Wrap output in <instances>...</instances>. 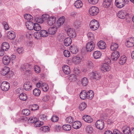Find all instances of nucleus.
Wrapping results in <instances>:
<instances>
[{"label": "nucleus", "instance_id": "obj_41", "mask_svg": "<svg viewBox=\"0 0 134 134\" xmlns=\"http://www.w3.org/2000/svg\"><path fill=\"white\" fill-rule=\"evenodd\" d=\"M57 30V27L54 25H51V35L55 34Z\"/></svg>", "mask_w": 134, "mask_h": 134}, {"label": "nucleus", "instance_id": "obj_5", "mask_svg": "<svg viewBox=\"0 0 134 134\" xmlns=\"http://www.w3.org/2000/svg\"><path fill=\"white\" fill-rule=\"evenodd\" d=\"M95 47V44L92 41L88 42L86 44V49L87 52H90L93 50Z\"/></svg>", "mask_w": 134, "mask_h": 134}, {"label": "nucleus", "instance_id": "obj_47", "mask_svg": "<svg viewBox=\"0 0 134 134\" xmlns=\"http://www.w3.org/2000/svg\"><path fill=\"white\" fill-rule=\"evenodd\" d=\"M44 123L43 122L38 121L37 119L36 120V121H35V123L34 124V125L36 127H40Z\"/></svg>", "mask_w": 134, "mask_h": 134}, {"label": "nucleus", "instance_id": "obj_40", "mask_svg": "<svg viewBox=\"0 0 134 134\" xmlns=\"http://www.w3.org/2000/svg\"><path fill=\"white\" fill-rule=\"evenodd\" d=\"M40 90L38 88H35L33 91L34 94L35 96H39L41 93Z\"/></svg>", "mask_w": 134, "mask_h": 134}, {"label": "nucleus", "instance_id": "obj_44", "mask_svg": "<svg viewBox=\"0 0 134 134\" xmlns=\"http://www.w3.org/2000/svg\"><path fill=\"white\" fill-rule=\"evenodd\" d=\"M86 103L85 102H82L80 104L79 108L80 110L82 111L86 108Z\"/></svg>", "mask_w": 134, "mask_h": 134}, {"label": "nucleus", "instance_id": "obj_34", "mask_svg": "<svg viewBox=\"0 0 134 134\" xmlns=\"http://www.w3.org/2000/svg\"><path fill=\"white\" fill-rule=\"evenodd\" d=\"M85 130L86 132L88 133L91 134L93 132V129L91 126H86L85 128Z\"/></svg>", "mask_w": 134, "mask_h": 134}, {"label": "nucleus", "instance_id": "obj_64", "mask_svg": "<svg viewBox=\"0 0 134 134\" xmlns=\"http://www.w3.org/2000/svg\"><path fill=\"white\" fill-rule=\"evenodd\" d=\"M35 20L37 23H42L44 21V20L42 18H37Z\"/></svg>", "mask_w": 134, "mask_h": 134}, {"label": "nucleus", "instance_id": "obj_1", "mask_svg": "<svg viewBox=\"0 0 134 134\" xmlns=\"http://www.w3.org/2000/svg\"><path fill=\"white\" fill-rule=\"evenodd\" d=\"M32 66L30 64L27 63L23 65L21 68L23 71L25 70V73L26 74H31L32 73Z\"/></svg>", "mask_w": 134, "mask_h": 134}, {"label": "nucleus", "instance_id": "obj_62", "mask_svg": "<svg viewBox=\"0 0 134 134\" xmlns=\"http://www.w3.org/2000/svg\"><path fill=\"white\" fill-rule=\"evenodd\" d=\"M132 42H130L128 41H127L126 42V46L129 47H132L134 46V44Z\"/></svg>", "mask_w": 134, "mask_h": 134}, {"label": "nucleus", "instance_id": "obj_43", "mask_svg": "<svg viewBox=\"0 0 134 134\" xmlns=\"http://www.w3.org/2000/svg\"><path fill=\"white\" fill-rule=\"evenodd\" d=\"M41 88L43 90L44 92L47 91L49 88L48 85L45 83H43L42 84Z\"/></svg>", "mask_w": 134, "mask_h": 134}, {"label": "nucleus", "instance_id": "obj_23", "mask_svg": "<svg viewBox=\"0 0 134 134\" xmlns=\"http://www.w3.org/2000/svg\"><path fill=\"white\" fill-rule=\"evenodd\" d=\"M63 70L64 72L66 74L68 75L70 72V67L67 65H65L63 67Z\"/></svg>", "mask_w": 134, "mask_h": 134}, {"label": "nucleus", "instance_id": "obj_48", "mask_svg": "<svg viewBox=\"0 0 134 134\" xmlns=\"http://www.w3.org/2000/svg\"><path fill=\"white\" fill-rule=\"evenodd\" d=\"M77 79V76L75 74H71L69 77V79L72 81H76Z\"/></svg>", "mask_w": 134, "mask_h": 134}, {"label": "nucleus", "instance_id": "obj_35", "mask_svg": "<svg viewBox=\"0 0 134 134\" xmlns=\"http://www.w3.org/2000/svg\"><path fill=\"white\" fill-rule=\"evenodd\" d=\"M39 106L37 104H34L29 106V109L32 111H35L38 109Z\"/></svg>", "mask_w": 134, "mask_h": 134}, {"label": "nucleus", "instance_id": "obj_11", "mask_svg": "<svg viewBox=\"0 0 134 134\" xmlns=\"http://www.w3.org/2000/svg\"><path fill=\"white\" fill-rule=\"evenodd\" d=\"M24 89L26 91H29L31 90L32 88V84L29 81L25 82L24 84Z\"/></svg>", "mask_w": 134, "mask_h": 134}, {"label": "nucleus", "instance_id": "obj_37", "mask_svg": "<svg viewBox=\"0 0 134 134\" xmlns=\"http://www.w3.org/2000/svg\"><path fill=\"white\" fill-rule=\"evenodd\" d=\"M87 98L89 99H91L94 96V93L92 90H90L87 93Z\"/></svg>", "mask_w": 134, "mask_h": 134}, {"label": "nucleus", "instance_id": "obj_26", "mask_svg": "<svg viewBox=\"0 0 134 134\" xmlns=\"http://www.w3.org/2000/svg\"><path fill=\"white\" fill-rule=\"evenodd\" d=\"M80 96L81 99L84 100L87 98V94L85 90L82 91L80 93Z\"/></svg>", "mask_w": 134, "mask_h": 134}, {"label": "nucleus", "instance_id": "obj_12", "mask_svg": "<svg viewBox=\"0 0 134 134\" xmlns=\"http://www.w3.org/2000/svg\"><path fill=\"white\" fill-rule=\"evenodd\" d=\"M7 36L8 38L10 40H14L16 37L15 32L13 31H10L8 32L7 33Z\"/></svg>", "mask_w": 134, "mask_h": 134}, {"label": "nucleus", "instance_id": "obj_10", "mask_svg": "<svg viewBox=\"0 0 134 134\" xmlns=\"http://www.w3.org/2000/svg\"><path fill=\"white\" fill-rule=\"evenodd\" d=\"M67 33L69 36L72 38H74L76 36L75 30L73 29L70 28L68 29L67 31Z\"/></svg>", "mask_w": 134, "mask_h": 134}, {"label": "nucleus", "instance_id": "obj_52", "mask_svg": "<svg viewBox=\"0 0 134 134\" xmlns=\"http://www.w3.org/2000/svg\"><path fill=\"white\" fill-rule=\"evenodd\" d=\"M81 21L80 20H76L74 23V27L77 28L80 26Z\"/></svg>", "mask_w": 134, "mask_h": 134}, {"label": "nucleus", "instance_id": "obj_32", "mask_svg": "<svg viewBox=\"0 0 134 134\" xmlns=\"http://www.w3.org/2000/svg\"><path fill=\"white\" fill-rule=\"evenodd\" d=\"M127 58L125 55H123L121 57L119 62V64L123 65L125 63L126 61Z\"/></svg>", "mask_w": 134, "mask_h": 134}, {"label": "nucleus", "instance_id": "obj_6", "mask_svg": "<svg viewBox=\"0 0 134 134\" xmlns=\"http://www.w3.org/2000/svg\"><path fill=\"white\" fill-rule=\"evenodd\" d=\"M120 56L119 52L116 51H114L111 54V59L113 61H116L118 59Z\"/></svg>", "mask_w": 134, "mask_h": 134}, {"label": "nucleus", "instance_id": "obj_46", "mask_svg": "<svg viewBox=\"0 0 134 134\" xmlns=\"http://www.w3.org/2000/svg\"><path fill=\"white\" fill-rule=\"evenodd\" d=\"M24 18L28 20V22L32 20H33V17L29 14H26L24 15Z\"/></svg>", "mask_w": 134, "mask_h": 134}, {"label": "nucleus", "instance_id": "obj_2", "mask_svg": "<svg viewBox=\"0 0 134 134\" xmlns=\"http://www.w3.org/2000/svg\"><path fill=\"white\" fill-rule=\"evenodd\" d=\"M117 16L118 17L121 19L126 18L127 19H130L131 17L130 15L124 10L119 12L117 13Z\"/></svg>", "mask_w": 134, "mask_h": 134}, {"label": "nucleus", "instance_id": "obj_59", "mask_svg": "<svg viewBox=\"0 0 134 134\" xmlns=\"http://www.w3.org/2000/svg\"><path fill=\"white\" fill-rule=\"evenodd\" d=\"M34 70L35 72L37 74L39 73L41 71L40 67L38 66H35L34 67Z\"/></svg>", "mask_w": 134, "mask_h": 134}, {"label": "nucleus", "instance_id": "obj_29", "mask_svg": "<svg viewBox=\"0 0 134 134\" xmlns=\"http://www.w3.org/2000/svg\"><path fill=\"white\" fill-rule=\"evenodd\" d=\"M65 20V17L64 16H62L59 18L57 22V25L59 26L62 25L64 23Z\"/></svg>", "mask_w": 134, "mask_h": 134}, {"label": "nucleus", "instance_id": "obj_9", "mask_svg": "<svg viewBox=\"0 0 134 134\" xmlns=\"http://www.w3.org/2000/svg\"><path fill=\"white\" fill-rule=\"evenodd\" d=\"M95 125L97 129L102 130L104 127V123L103 120H97L96 122Z\"/></svg>", "mask_w": 134, "mask_h": 134}, {"label": "nucleus", "instance_id": "obj_3", "mask_svg": "<svg viewBox=\"0 0 134 134\" xmlns=\"http://www.w3.org/2000/svg\"><path fill=\"white\" fill-rule=\"evenodd\" d=\"M99 22L95 20L94 19L90 23V28L93 30H95L99 28Z\"/></svg>", "mask_w": 134, "mask_h": 134}, {"label": "nucleus", "instance_id": "obj_13", "mask_svg": "<svg viewBox=\"0 0 134 134\" xmlns=\"http://www.w3.org/2000/svg\"><path fill=\"white\" fill-rule=\"evenodd\" d=\"M112 0H104L103 3V7L105 8H109L111 5Z\"/></svg>", "mask_w": 134, "mask_h": 134}, {"label": "nucleus", "instance_id": "obj_28", "mask_svg": "<svg viewBox=\"0 0 134 134\" xmlns=\"http://www.w3.org/2000/svg\"><path fill=\"white\" fill-rule=\"evenodd\" d=\"M42 18L44 20V21L46 20L47 24L49 25H50L49 22L50 21V18H49V15L47 14H43L42 16Z\"/></svg>", "mask_w": 134, "mask_h": 134}, {"label": "nucleus", "instance_id": "obj_20", "mask_svg": "<svg viewBox=\"0 0 134 134\" xmlns=\"http://www.w3.org/2000/svg\"><path fill=\"white\" fill-rule=\"evenodd\" d=\"M26 26L27 29L30 30H32L34 28V23L31 21L26 23Z\"/></svg>", "mask_w": 134, "mask_h": 134}, {"label": "nucleus", "instance_id": "obj_4", "mask_svg": "<svg viewBox=\"0 0 134 134\" xmlns=\"http://www.w3.org/2000/svg\"><path fill=\"white\" fill-rule=\"evenodd\" d=\"M99 12V9L97 7L95 6L91 7L89 10V14L91 16L96 15Z\"/></svg>", "mask_w": 134, "mask_h": 134}, {"label": "nucleus", "instance_id": "obj_58", "mask_svg": "<svg viewBox=\"0 0 134 134\" xmlns=\"http://www.w3.org/2000/svg\"><path fill=\"white\" fill-rule=\"evenodd\" d=\"M2 24L3 25L5 29L6 30H8L9 29V27L7 23L5 21H3Z\"/></svg>", "mask_w": 134, "mask_h": 134}, {"label": "nucleus", "instance_id": "obj_16", "mask_svg": "<svg viewBox=\"0 0 134 134\" xmlns=\"http://www.w3.org/2000/svg\"><path fill=\"white\" fill-rule=\"evenodd\" d=\"M72 127L74 129H79L81 126V122L78 121H75L72 123Z\"/></svg>", "mask_w": 134, "mask_h": 134}, {"label": "nucleus", "instance_id": "obj_49", "mask_svg": "<svg viewBox=\"0 0 134 134\" xmlns=\"http://www.w3.org/2000/svg\"><path fill=\"white\" fill-rule=\"evenodd\" d=\"M41 29V27L40 25L38 23H34V28L35 31H39Z\"/></svg>", "mask_w": 134, "mask_h": 134}, {"label": "nucleus", "instance_id": "obj_25", "mask_svg": "<svg viewBox=\"0 0 134 134\" xmlns=\"http://www.w3.org/2000/svg\"><path fill=\"white\" fill-rule=\"evenodd\" d=\"M74 5L75 7L77 8H80L82 7L83 3L80 0H77L75 1Z\"/></svg>", "mask_w": 134, "mask_h": 134}, {"label": "nucleus", "instance_id": "obj_61", "mask_svg": "<svg viewBox=\"0 0 134 134\" xmlns=\"http://www.w3.org/2000/svg\"><path fill=\"white\" fill-rule=\"evenodd\" d=\"M63 53L64 56L67 57H69L70 55V52L67 50H64L63 52Z\"/></svg>", "mask_w": 134, "mask_h": 134}, {"label": "nucleus", "instance_id": "obj_42", "mask_svg": "<svg viewBox=\"0 0 134 134\" xmlns=\"http://www.w3.org/2000/svg\"><path fill=\"white\" fill-rule=\"evenodd\" d=\"M40 35L41 37H44L47 36L48 34V33L47 31L45 30H41L40 32Z\"/></svg>", "mask_w": 134, "mask_h": 134}, {"label": "nucleus", "instance_id": "obj_24", "mask_svg": "<svg viewBox=\"0 0 134 134\" xmlns=\"http://www.w3.org/2000/svg\"><path fill=\"white\" fill-rule=\"evenodd\" d=\"M82 59L79 56H75L72 59V61L75 64H79L81 61Z\"/></svg>", "mask_w": 134, "mask_h": 134}, {"label": "nucleus", "instance_id": "obj_53", "mask_svg": "<svg viewBox=\"0 0 134 134\" xmlns=\"http://www.w3.org/2000/svg\"><path fill=\"white\" fill-rule=\"evenodd\" d=\"M30 111L27 109H24L22 111V114L26 116H28L30 114Z\"/></svg>", "mask_w": 134, "mask_h": 134}, {"label": "nucleus", "instance_id": "obj_60", "mask_svg": "<svg viewBox=\"0 0 134 134\" xmlns=\"http://www.w3.org/2000/svg\"><path fill=\"white\" fill-rule=\"evenodd\" d=\"M65 37V35L63 33L59 34L58 36V38L59 41L62 40Z\"/></svg>", "mask_w": 134, "mask_h": 134}, {"label": "nucleus", "instance_id": "obj_17", "mask_svg": "<svg viewBox=\"0 0 134 134\" xmlns=\"http://www.w3.org/2000/svg\"><path fill=\"white\" fill-rule=\"evenodd\" d=\"M10 58L8 56H5L3 58L2 61L3 63L5 65H8L10 63Z\"/></svg>", "mask_w": 134, "mask_h": 134}, {"label": "nucleus", "instance_id": "obj_54", "mask_svg": "<svg viewBox=\"0 0 134 134\" xmlns=\"http://www.w3.org/2000/svg\"><path fill=\"white\" fill-rule=\"evenodd\" d=\"M87 35L88 39L92 41L93 40H94V35L92 33L89 32L87 34Z\"/></svg>", "mask_w": 134, "mask_h": 134}, {"label": "nucleus", "instance_id": "obj_39", "mask_svg": "<svg viewBox=\"0 0 134 134\" xmlns=\"http://www.w3.org/2000/svg\"><path fill=\"white\" fill-rule=\"evenodd\" d=\"M20 99L23 101L26 100L27 99V96L26 94L25 93H22L19 96Z\"/></svg>", "mask_w": 134, "mask_h": 134}, {"label": "nucleus", "instance_id": "obj_36", "mask_svg": "<svg viewBox=\"0 0 134 134\" xmlns=\"http://www.w3.org/2000/svg\"><path fill=\"white\" fill-rule=\"evenodd\" d=\"M49 130L50 128L48 126H43L40 129V130L44 132H49Z\"/></svg>", "mask_w": 134, "mask_h": 134}, {"label": "nucleus", "instance_id": "obj_38", "mask_svg": "<svg viewBox=\"0 0 134 134\" xmlns=\"http://www.w3.org/2000/svg\"><path fill=\"white\" fill-rule=\"evenodd\" d=\"M102 70L105 72L109 71V65L106 63H104L103 64L102 68Z\"/></svg>", "mask_w": 134, "mask_h": 134}, {"label": "nucleus", "instance_id": "obj_30", "mask_svg": "<svg viewBox=\"0 0 134 134\" xmlns=\"http://www.w3.org/2000/svg\"><path fill=\"white\" fill-rule=\"evenodd\" d=\"M101 56V53L99 51H96L94 52L93 53V56L94 58L96 59H97L100 58Z\"/></svg>", "mask_w": 134, "mask_h": 134}, {"label": "nucleus", "instance_id": "obj_31", "mask_svg": "<svg viewBox=\"0 0 134 134\" xmlns=\"http://www.w3.org/2000/svg\"><path fill=\"white\" fill-rule=\"evenodd\" d=\"M88 83V80L87 78L84 77L81 79V83L82 86H86L87 85Z\"/></svg>", "mask_w": 134, "mask_h": 134}, {"label": "nucleus", "instance_id": "obj_19", "mask_svg": "<svg viewBox=\"0 0 134 134\" xmlns=\"http://www.w3.org/2000/svg\"><path fill=\"white\" fill-rule=\"evenodd\" d=\"M9 45L7 42H4L2 45L1 48L3 51H7L9 49Z\"/></svg>", "mask_w": 134, "mask_h": 134}, {"label": "nucleus", "instance_id": "obj_55", "mask_svg": "<svg viewBox=\"0 0 134 134\" xmlns=\"http://www.w3.org/2000/svg\"><path fill=\"white\" fill-rule=\"evenodd\" d=\"M37 118L36 117H31L28 120V121L29 123H35V121H36V120H37Z\"/></svg>", "mask_w": 134, "mask_h": 134}, {"label": "nucleus", "instance_id": "obj_56", "mask_svg": "<svg viewBox=\"0 0 134 134\" xmlns=\"http://www.w3.org/2000/svg\"><path fill=\"white\" fill-rule=\"evenodd\" d=\"M62 125H56L55 126L54 129L55 132H59L62 129Z\"/></svg>", "mask_w": 134, "mask_h": 134}, {"label": "nucleus", "instance_id": "obj_14", "mask_svg": "<svg viewBox=\"0 0 134 134\" xmlns=\"http://www.w3.org/2000/svg\"><path fill=\"white\" fill-rule=\"evenodd\" d=\"M9 71V68L8 67L5 66L2 69L1 71V74L2 75L5 76L8 74Z\"/></svg>", "mask_w": 134, "mask_h": 134}, {"label": "nucleus", "instance_id": "obj_22", "mask_svg": "<svg viewBox=\"0 0 134 134\" xmlns=\"http://www.w3.org/2000/svg\"><path fill=\"white\" fill-rule=\"evenodd\" d=\"M72 41V40L70 37H67L64 40V45L66 47L69 46L71 44Z\"/></svg>", "mask_w": 134, "mask_h": 134}, {"label": "nucleus", "instance_id": "obj_18", "mask_svg": "<svg viewBox=\"0 0 134 134\" xmlns=\"http://www.w3.org/2000/svg\"><path fill=\"white\" fill-rule=\"evenodd\" d=\"M97 45L99 48L101 49H104L106 48V44L103 41H100L98 43Z\"/></svg>", "mask_w": 134, "mask_h": 134}, {"label": "nucleus", "instance_id": "obj_51", "mask_svg": "<svg viewBox=\"0 0 134 134\" xmlns=\"http://www.w3.org/2000/svg\"><path fill=\"white\" fill-rule=\"evenodd\" d=\"M65 120L67 123L71 124L73 122L74 119L72 116H69L66 118Z\"/></svg>", "mask_w": 134, "mask_h": 134}, {"label": "nucleus", "instance_id": "obj_21", "mask_svg": "<svg viewBox=\"0 0 134 134\" xmlns=\"http://www.w3.org/2000/svg\"><path fill=\"white\" fill-rule=\"evenodd\" d=\"M122 130L124 134H129L130 132V127L127 125L123 126Z\"/></svg>", "mask_w": 134, "mask_h": 134}, {"label": "nucleus", "instance_id": "obj_15", "mask_svg": "<svg viewBox=\"0 0 134 134\" xmlns=\"http://www.w3.org/2000/svg\"><path fill=\"white\" fill-rule=\"evenodd\" d=\"M70 50L71 52L74 54H76L79 51L78 47L75 45L71 46L70 48Z\"/></svg>", "mask_w": 134, "mask_h": 134}, {"label": "nucleus", "instance_id": "obj_33", "mask_svg": "<svg viewBox=\"0 0 134 134\" xmlns=\"http://www.w3.org/2000/svg\"><path fill=\"white\" fill-rule=\"evenodd\" d=\"M93 75L94 78L96 80L100 79L101 77V75L98 72H93Z\"/></svg>", "mask_w": 134, "mask_h": 134}, {"label": "nucleus", "instance_id": "obj_45", "mask_svg": "<svg viewBox=\"0 0 134 134\" xmlns=\"http://www.w3.org/2000/svg\"><path fill=\"white\" fill-rule=\"evenodd\" d=\"M119 46L118 44L116 43L113 42L111 44L110 48L112 51H114L117 49L118 48Z\"/></svg>", "mask_w": 134, "mask_h": 134}, {"label": "nucleus", "instance_id": "obj_57", "mask_svg": "<svg viewBox=\"0 0 134 134\" xmlns=\"http://www.w3.org/2000/svg\"><path fill=\"white\" fill-rule=\"evenodd\" d=\"M59 119L58 117L56 115H53L51 118V120L53 122H56Z\"/></svg>", "mask_w": 134, "mask_h": 134}, {"label": "nucleus", "instance_id": "obj_50", "mask_svg": "<svg viewBox=\"0 0 134 134\" xmlns=\"http://www.w3.org/2000/svg\"><path fill=\"white\" fill-rule=\"evenodd\" d=\"M63 129L66 131H69L71 129V126L70 125H64L62 126Z\"/></svg>", "mask_w": 134, "mask_h": 134}, {"label": "nucleus", "instance_id": "obj_8", "mask_svg": "<svg viewBox=\"0 0 134 134\" xmlns=\"http://www.w3.org/2000/svg\"><path fill=\"white\" fill-rule=\"evenodd\" d=\"M1 87L3 91H7L10 88V84L7 82L4 81L1 83Z\"/></svg>", "mask_w": 134, "mask_h": 134}, {"label": "nucleus", "instance_id": "obj_63", "mask_svg": "<svg viewBox=\"0 0 134 134\" xmlns=\"http://www.w3.org/2000/svg\"><path fill=\"white\" fill-rule=\"evenodd\" d=\"M34 36L35 38L37 39L40 38V37L41 36V35H40V32H36L34 33Z\"/></svg>", "mask_w": 134, "mask_h": 134}, {"label": "nucleus", "instance_id": "obj_7", "mask_svg": "<svg viewBox=\"0 0 134 134\" xmlns=\"http://www.w3.org/2000/svg\"><path fill=\"white\" fill-rule=\"evenodd\" d=\"M116 6L118 8H121L124 6L125 4V0H115Z\"/></svg>", "mask_w": 134, "mask_h": 134}, {"label": "nucleus", "instance_id": "obj_27", "mask_svg": "<svg viewBox=\"0 0 134 134\" xmlns=\"http://www.w3.org/2000/svg\"><path fill=\"white\" fill-rule=\"evenodd\" d=\"M83 118L85 121L88 123H91L93 121V119L91 117L88 115L84 116Z\"/></svg>", "mask_w": 134, "mask_h": 134}]
</instances>
